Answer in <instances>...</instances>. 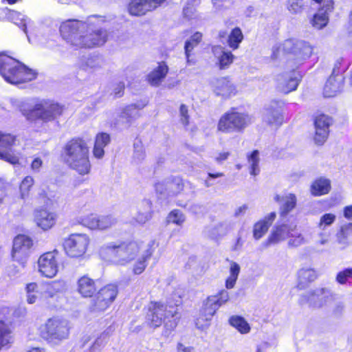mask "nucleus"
Here are the masks:
<instances>
[{
    "label": "nucleus",
    "mask_w": 352,
    "mask_h": 352,
    "mask_svg": "<svg viewBox=\"0 0 352 352\" xmlns=\"http://www.w3.org/2000/svg\"><path fill=\"white\" fill-rule=\"evenodd\" d=\"M104 22L103 16L96 15L89 16L85 21L67 19L60 23L59 31L76 50L94 49L107 41V31L102 28Z\"/></svg>",
    "instance_id": "f257e3e1"
},
{
    "label": "nucleus",
    "mask_w": 352,
    "mask_h": 352,
    "mask_svg": "<svg viewBox=\"0 0 352 352\" xmlns=\"http://www.w3.org/2000/svg\"><path fill=\"white\" fill-rule=\"evenodd\" d=\"M102 281L87 273L76 280V291L82 298H91L89 310L91 313H101L107 310L119 294V287L116 283L102 286Z\"/></svg>",
    "instance_id": "f03ea898"
},
{
    "label": "nucleus",
    "mask_w": 352,
    "mask_h": 352,
    "mask_svg": "<svg viewBox=\"0 0 352 352\" xmlns=\"http://www.w3.org/2000/svg\"><path fill=\"white\" fill-rule=\"evenodd\" d=\"M90 147L87 140L82 136H74L63 144L60 159L69 168L84 177L91 172Z\"/></svg>",
    "instance_id": "7ed1b4c3"
},
{
    "label": "nucleus",
    "mask_w": 352,
    "mask_h": 352,
    "mask_svg": "<svg viewBox=\"0 0 352 352\" xmlns=\"http://www.w3.org/2000/svg\"><path fill=\"white\" fill-rule=\"evenodd\" d=\"M144 248L141 240L110 242L99 250L100 258L111 264L126 266L135 260Z\"/></svg>",
    "instance_id": "20e7f679"
},
{
    "label": "nucleus",
    "mask_w": 352,
    "mask_h": 352,
    "mask_svg": "<svg viewBox=\"0 0 352 352\" xmlns=\"http://www.w3.org/2000/svg\"><path fill=\"white\" fill-rule=\"evenodd\" d=\"M145 309V322L155 329L162 326L166 331H173L178 324L177 305H169L160 300H151Z\"/></svg>",
    "instance_id": "39448f33"
},
{
    "label": "nucleus",
    "mask_w": 352,
    "mask_h": 352,
    "mask_svg": "<svg viewBox=\"0 0 352 352\" xmlns=\"http://www.w3.org/2000/svg\"><path fill=\"white\" fill-rule=\"evenodd\" d=\"M313 54V47L307 42L295 38L285 40L274 48L271 58L276 60L282 54L286 58V63L291 67L299 68Z\"/></svg>",
    "instance_id": "423d86ee"
},
{
    "label": "nucleus",
    "mask_w": 352,
    "mask_h": 352,
    "mask_svg": "<svg viewBox=\"0 0 352 352\" xmlns=\"http://www.w3.org/2000/svg\"><path fill=\"white\" fill-rule=\"evenodd\" d=\"M0 75L7 82L20 85L34 80L38 73L6 52H0Z\"/></svg>",
    "instance_id": "0eeeda50"
},
{
    "label": "nucleus",
    "mask_w": 352,
    "mask_h": 352,
    "mask_svg": "<svg viewBox=\"0 0 352 352\" xmlns=\"http://www.w3.org/2000/svg\"><path fill=\"white\" fill-rule=\"evenodd\" d=\"M65 111L64 105L50 100H42L32 107H23V115L30 120H41L49 122L59 118Z\"/></svg>",
    "instance_id": "6e6552de"
},
{
    "label": "nucleus",
    "mask_w": 352,
    "mask_h": 352,
    "mask_svg": "<svg viewBox=\"0 0 352 352\" xmlns=\"http://www.w3.org/2000/svg\"><path fill=\"white\" fill-rule=\"evenodd\" d=\"M251 123L248 113L239 111L236 107H231L219 118L217 130L224 134L243 133Z\"/></svg>",
    "instance_id": "1a4fd4ad"
},
{
    "label": "nucleus",
    "mask_w": 352,
    "mask_h": 352,
    "mask_svg": "<svg viewBox=\"0 0 352 352\" xmlns=\"http://www.w3.org/2000/svg\"><path fill=\"white\" fill-rule=\"evenodd\" d=\"M38 331L42 339L47 342L56 343L68 338L69 327L66 320L52 317L47 319Z\"/></svg>",
    "instance_id": "9d476101"
},
{
    "label": "nucleus",
    "mask_w": 352,
    "mask_h": 352,
    "mask_svg": "<svg viewBox=\"0 0 352 352\" xmlns=\"http://www.w3.org/2000/svg\"><path fill=\"white\" fill-rule=\"evenodd\" d=\"M61 264V258L59 252L56 250L47 251L38 258V272L42 277L53 278L55 277Z\"/></svg>",
    "instance_id": "9b49d317"
},
{
    "label": "nucleus",
    "mask_w": 352,
    "mask_h": 352,
    "mask_svg": "<svg viewBox=\"0 0 352 352\" xmlns=\"http://www.w3.org/2000/svg\"><path fill=\"white\" fill-rule=\"evenodd\" d=\"M90 243L86 234L74 233L69 234L63 242V249L71 258H80L87 252Z\"/></svg>",
    "instance_id": "f8f14e48"
},
{
    "label": "nucleus",
    "mask_w": 352,
    "mask_h": 352,
    "mask_svg": "<svg viewBox=\"0 0 352 352\" xmlns=\"http://www.w3.org/2000/svg\"><path fill=\"white\" fill-rule=\"evenodd\" d=\"M333 118L322 112L316 113L313 117L315 129L313 135L314 143L322 146L327 142L330 133V126L333 124Z\"/></svg>",
    "instance_id": "ddd939ff"
},
{
    "label": "nucleus",
    "mask_w": 352,
    "mask_h": 352,
    "mask_svg": "<svg viewBox=\"0 0 352 352\" xmlns=\"http://www.w3.org/2000/svg\"><path fill=\"white\" fill-rule=\"evenodd\" d=\"M286 102L281 100H274L265 108V122L275 128H279L283 123L289 120L284 113Z\"/></svg>",
    "instance_id": "4468645a"
},
{
    "label": "nucleus",
    "mask_w": 352,
    "mask_h": 352,
    "mask_svg": "<svg viewBox=\"0 0 352 352\" xmlns=\"http://www.w3.org/2000/svg\"><path fill=\"white\" fill-rule=\"evenodd\" d=\"M118 222L117 219L112 214L98 215L91 213L80 219L79 223L90 230H106Z\"/></svg>",
    "instance_id": "2eb2a0df"
},
{
    "label": "nucleus",
    "mask_w": 352,
    "mask_h": 352,
    "mask_svg": "<svg viewBox=\"0 0 352 352\" xmlns=\"http://www.w3.org/2000/svg\"><path fill=\"white\" fill-rule=\"evenodd\" d=\"M184 181L179 176H170L164 182H157L154 184L155 190L158 194L167 192L170 196H177L184 190Z\"/></svg>",
    "instance_id": "dca6fc26"
},
{
    "label": "nucleus",
    "mask_w": 352,
    "mask_h": 352,
    "mask_svg": "<svg viewBox=\"0 0 352 352\" xmlns=\"http://www.w3.org/2000/svg\"><path fill=\"white\" fill-rule=\"evenodd\" d=\"M166 0H130L127 11L131 16H142L155 10Z\"/></svg>",
    "instance_id": "f3484780"
},
{
    "label": "nucleus",
    "mask_w": 352,
    "mask_h": 352,
    "mask_svg": "<svg viewBox=\"0 0 352 352\" xmlns=\"http://www.w3.org/2000/svg\"><path fill=\"white\" fill-rule=\"evenodd\" d=\"M304 300L312 307L320 308L334 301L333 294L327 288H318L303 296Z\"/></svg>",
    "instance_id": "a211bd4d"
},
{
    "label": "nucleus",
    "mask_w": 352,
    "mask_h": 352,
    "mask_svg": "<svg viewBox=\"0 0 352 352\" xmlns=\"http://www.w3.org/2000/svg\"><path fill=\"white\" fill-rule=\"evenodd\" d=\"M33 245L32 239L25 235L18 234L14 239L12 250L13 261L22 262L28 256V250Z\"/></svg>",
    "instance_id": "6ab92c4d"
},
{
    "label": "nucleus",
    "mask_w": 352,
    "mask_h": 352,
    "mask_svg": "<svg viewBox=\"0 0 352 352\" xmlns=\"http://www.w3.org/2000/svg\"><path fill=\"white\" fill-rule=\"evenodd\" d=\"M213 92L224 98H230L236 94V89L229 76L215 78L210 83Z\"/></svg>",
    "instance_id": "aec40b11"
},
{
    "label": "nucleus",
    "mask_w": 352,
    "mask_h": 352,
    "mask_svg": "<svg viewBox=\"0 0 352 352\" xmlns=\"http://www.w3.org/2000/svg\"><path fill=\"white\" fill-rule=\"evenodd\" d=\"M158 243L155 241H151L146 245L142 255L135 260L132 266V273L134 275L142 274L146 269L148 261L153 255Z\"/></svg>",
    "instance_id": "412c9836"
},
{
    "label": "nucleus",
    "mask_w": 352,
    "mask_h": 352,
    "mask_svg": "<svg viewBox=\"0 0 352 352\" xmlns=\"http://www.w3.org/2000/svg\"><path fill=\"white\" fill-rule=\"evenodd\" d=\"M57 215L44 208L34 210V221L36 226L43 230H48L53 228L56 222Z\"/></svg>",
    "instance_id": "4be33fe9"
},
{
    "label": "nucleus",
    "mask_w": 352,
    "mask_h": 352,
    "mask_svg": "<svg viewBox=\"0 0 352 352\" xmlns=\"http://www.w3.org/2000/svg\"><path fill=\"white\" fill-rule=\"evenodd\" d=\"M274 201L279 204V215L281 218L286 217L297 205V197L294 193H288L284 195H276Z\"/></svg>",
    "instance_id": "5701e85b"
},
{
    "label": "nucleus",
    "mask_w": 352,
    "mask_h": 352,
    "mask_svg": "<svg viewBox=\"0 0 352 352\" xmlns=\"http://www.w3.org/2000/svg\"><path fill=\"white\" fill-rule=\"evenodd\" d=\"M146 102L134 103L126 105L121 111L119 118L122 121L131 126V124L141 116L140 111L146 106Z\"/></svg>",
    "instance_id": "b1692460"
},
{
    "label": "nucleus",
    "mask_w": 352,
    "mask_h": 352,
    "mask_svg": "<svg viewBox=\"0 0 352 352\" xmlns=\"http://www.w3.org/2000/svg\"><path fill=\"white\" fill-rule=\"evenodd\" d=\"M218 38L221 42L223 41V39H226L228 47L232 50H235L239 47L244 36L241 29L239 27H235L231 30L228 35L225 30L219 31Z\"/></svg>",
    "instance_id": "393cba45"
},
{
    "label": "nucleus",
    "mask_w": 352,
    "mask_h": 352,
    "mask_svg": "<svg viewBox=\"0 0 352 352\" xmlns=\"http://www.w3.org/2000/svg\"><path fill=\"white\" fill-rule=\"evenodd\" d=\"M169 71V67L165 61L158 63L157 66L155 67L146 76V81L149 85L153 87H157L161 85L166 77Z\"/></svg>",
    "instance_id": "a878e982"
},
{
    "label": "nucleus",
    "mask_w": 352,
    "mask_h": 352,
    "mask_svg": "<svg viewBox=\"0 0 352 352\" xmlns=\"http://www.w3.org/2000/svg\"><path fill=\"white\" fill-rule=\"evenodd\" d=\"M296 287L300 289H305L314 282L318 277V272L311 267H302L297 272Z\"/></svg>",
    "instance_id": "bb28decb"
},
{
    "label": "nucleus",
    "mask_w": 352,
    "mask_h": 352,
    "mask_svg": "<svg viewBox=\"0 0 352 352\" xmlns=\"http://www.w3.org/2000/svg\"><path fill=\"white\" fill-rule=\"evenodd\" d=\"M344 88V78L329 76L323 88V95L326 98H333L341 93Z\"/></svg>",
    "instance_id": "cd10ccee"
},
{
    "label": "nucleus",
    "mask_w": 352,
    "mask_h": 352,
    "mask_svg": "<svg viewBox=\"0 0 352 352\" xmlns=\"http://www.w3.org/2000/svg\"><path fill=\"white\" fill-rule=\"evenodd\" d=\"M302 77L303 75L301 72L292 69V75L285 77L280 83V88L281 91L285 94H288L296 91L302 81Z\"/></svg>",
    "instance_id": "c85d7f7f"
},
{
    "label": "nucleus",
    "mask_w": 352,
    "mask_h": 352,
    "mask_svg": "<svg viewBox=\"0 0 352 352\" xmlns=\"http://www.w3.org/2000/svg\"><path fill=\"white\" fill-rule=\"evenodd\" d=\"M14 342L12 322L0 320V346L9 348Z\"/></svg>",
    "instance_id": "c756f323"
},
{
    "label": "nucleus",
    "mask_w": 352,
    "mask_h": 352,
    "mask_svg": "<svg viewBox=\"0 0 352 352\" xmlns=\"http://www.w3.org/2000/svg\"><path fill=\"white\" fill-rule=\"evenodd\" d=\"M331 188V181L320 177L313 181L310 186V192L313 196L320 197L328 194Z\"/></svg>",
    "instance_id": "7c9ffc66"
},
{
    "label": "nucleus",
    "mask_w": 352,
    "mask_h": 352,
    "mask_svg": "<svg viewBox=\"0 0 352 352\" xmlns=\"http://www.w3.org/2000/svg\"><path fill=\"white\" fill-rule=\"evenodd\" d=\"M290 236L289 227L285 224L275 226L271 234L265 241V245L278 243Z\"/></svg>",
    "instance_id": "2f4dec72"
},
{
    "label": "nucleus",
    "mask_w": 352,
    "mask_h": 352,
    "mask_svg": "<svg viewBox=\"0 0 352 352\" xmlns=\"http://www.w3.org/2000/svg\"><path fill=\"white\" fill-rule=\"evenodd\" d=\"M34 184L35 180L31 175H27L23 178L19 185V197L21 199H25L30 197Z\"/></svg>",
    "instance_id": "473e14b6"
},
{
    "label": "nucleus",
    "mask_w": 352,
    "mask_h": 352,
    "mask_svg": "<svg viewBox=\"0 0 352 352\" xmlns=\"http://www.w3.org/2000/svg\"><path fill=\"white\" fill-rule=\"evenodd\" d=\"M319 13H315L311 20V23L314 28L318 30H321L324 28L329 23V14L332 12H326L325 10H320V6L318 9Z\"/></svg>",
    "instance_id": "72a5a7b5"
},
{
    "label": "nucleus",
    "mask_w": 352,
    "mask_h": 352,
    "mask_svg": "<svg viewBox=\"0 0 352 352\" xmlns=\"http://www.w3.org/2000/svg\"><path fill=\"white\" fill-rule=\"evenodd\" d=\"M229 323L241 334H245L250 331L251 328L250 324L242 316H232L229 318Z\"/></svg>",
    "instance_id": "f704fd0d"
},
{
    "label": "nucleus",
    "mask_w": 352,
    "mask_h": 352,
    "mask_svg": "<svg viewBox=\"0 0 352 352\" xmlns=\"http://www.w3.org/2000/svg\"><path fill=\"white\" fill-rule=\"evenodd\" d=\"M203 35L200 32H195L190 38L185 42L184 50L187 60H188L191 52L197 47L202 41Z\"/></svg>",
    "instance_id": "c9c22d12"
},
{
    "label": "nucleus",
    "mask_w": 352,
    "mask_h": 352,
    "mask_svg": "<svg viewBox=\"0 0 352 352\" xmlns=\"http://www.w3.org/2000/svg\"><path fill=\"white\" fill-rule=\"evenodd\" d=\"M26 292V301L28 304H34L37 300V293L38 292V285L36 282L26 284L25 287Z\"/></svg>",
    "instance_id": "e433bc0d"
},
{
    "label": "nucleus",
    "mask_w": 352,
    "mask_h": 352,
    "mask_svg": "<svg viewBox=\"0 0 352 352\" xmlns=\"http://www.w3.org/2000/svg\"><path fill=\"white\" fill-rule=\"evenodd\" d=\"M348 67L349 65L345 63L344 59L340 57L336 60L330 76L344 79V73L347 70Z\"/></svg>",
    "instance_id": "4c0bfd02"
},
{
    "label": "nucleus",
    "mask_w": 352,
    "mask_h": 352,
    "mask_svg": "<svg viewBox=\"0 0 352 352\" xmlns=\"http://www.w3.org/2000/svg\"><path fill=\"white\" fill-rule=\"evenodd\" d=\"M234 56L231 52L223 51L218 58V67L219 69L223 70L228 69L230 65L233 63Z\"/></svg>",
    "instance_id": "58836bf2"
},
{
    "label": "nucleus",
    "mask_w": 352,
    "mask_h": 352,
    "mask_svg": "<svg viewBox=\"0 0 352 352\" xmlns=\"http://www.w3.org/2000/svg\"><path fill=\"white\" fill-rule=\"evenodd\" d=\"M212 318L213 316L210 314L199 310V314L195 320V326L197 329L204 330L210 325Z\"/></svg>",
    "instance_id": "ea45409f"
},
{
    "label": "nucleus",
    "mask_w": 352,
    "mask_h": 352,
    "mask_svg": "<svg viewBox=\"0 0 352 352\" xmlns=\"http://www.w3.org/2000/svg\"><path fill=\"white\" fill-rule=\"evenodd\" d=\"M270 224L266 219H261L254 225L253 235L256 239H261L268 230Z\"/></svg>",
    "instance_id": "a19ab883"
},
{
    "label": "nucleus",
    "mask_w": 352,
    "mask_h": 352,
    "mask_svg": "<svg viewBox=\"0 0 352 352\" xmlns=\"http://www.w3.org/2000/svg\"><path fill=\"white\" fill-rule=\"evenodd\" d=\"M185 220V215L179 209L172 210L167 216V222L177 226H182Z\"/></svg>",
    "instance_id": "79ce46f5"
},
{
    "label": "nucleus",
    "mask_w": 352,
    "mask_h": 352,
    "mask_svg": "<svg viewBox=\"0 0 352 352\" xmlns=\"http://www.w3.org/2000/svg\"><path fill=\"white\" fill-rule=\"evenodd\" d=\"M208 298L212 302H214V305H215L218 310L221 306L229 300V294L227 291L222 289L219 291L216 295L208 296Z\"/></svg>",
    "instance_id": "37998d69"
},
{
    "label": "nucleus",
    "mask_w": 352,
    "mask_h": 352,
    "mask_svg": "<svg viewBox=\"0 0 352 352\" xmlns=\"http://www.w3.org/2000/svg\"><path fill=\"white\" fill-rule=\"evenodd\" d=\"M336 280L340 285H344L352 281V267L344 268L338 272L336 276Z\"/></svg>",
    "instance_id": "c03bdc74"
},
{
    "label": "nucleus",
    "mask_w": 352,
    "mask_h": 352,
    "mask_svg": "<svg viewBox=\"0 0 352 352\" xmlns=\"http://www.w3.org/2000/svg\"><path fill=\"white\" fill-rule=\"evenodd\" d=\"M16 137L11 133H3L0 131V147L10 148L15 144Z\"/></svg>",
    "instance_id": "a18cd8bd"
},
{
    "label": "nucleus",
    "mask_w": 352,
    "mask_h": 352,
    "mask_svg": "<svg viewBox=\"0 0 352 352\" xmlns=\"http://www.w3.org/2000/svg\"><path fill=\"white\" fill-rule=\"evenodd\" d=\"M61 280H52L46 283L47 289L45 292V296L46 298H53L56 293L59 292L58 289L56 288V285H60Z\"/></svg>",
    "instance_id": "49530a36"
},
{
    "label": "nucleus",
    "mask_w": 352,
    "mask_h": 352,
    "mask_svg": "<svg viewBox=\"0 0 352 352\" xmlns=\"http://www.w3.org/2000/svg\"><path fill=\"white\" fill-rule=\"evenodd\" d=\"M214 302H212L208 297L203 302L202 306L200 308V311L208 314L212 316H214L216 314L217 309L214 305Z\"/></svg>",
    "instance_id": "de8ad7c7"
},
{
    "label": "nucleus",
    "mask_w": 352,
    "mask_h": 352,
    "mask_svg": "<svg viewBox=\"0 0 352 352\" xmlns=\"http://www.w3.org/2000/svg\"><path fill=\"white\" fill-rule=\"evenodd\" d=\"M320 6V10L326 12H333L335 8V2L333 0H310Z\"/></svg>",
    "instance_id": "09e8293b"
},
{
    "label": "nucleus",
    "mask_w": 352,
    "mask_h": 352,
    "mask_svg": "<svg viewBox=\"0 0 352 352\" xmlns=\"http://www.w3.org/2000/svg\"><path fill=\"white\" fill-rule=\"evenodd\" d=\"M0 160L7 162L12 165L19 164V158L18 156L10 151H0Z\"/></svg>",
    "instance_id": "8fccbe9b"
},
{
    "label": "nucleus",
    "mask_w": 352,
    "mask_h": 352,
    "mask_svg": "<svg viewBox=\"0 0 352 352\" xmlns=\"http://www.w3.org/2000/svg\"><path fill=\"white\" fill-rule=\"evenodd\" d=\"M351 232H352V223L350 222L342 226L337 234L339 241L346 240Z\"/></svg>",
    "instance_id": "3c124183"
},
{
    "label": "nucleus",
    "mask_w": 352,
    "mask_h": 352,
    "mask_svg": "<svg viewBox=\"0 0 352 352\" xmlns=\"http://www.w3.org/2000/svg\"><path fill=\"white\" fill-rule=\"evenodd\" d=\"M110 141L111 138L109 134L104 132H100L96 134L94 143L105 147L110 143Z\"/></svg>",
    "instance_id": "603ef678"
},
{
    "label": "nucleus",
    "mask_w": 352,
    "mask_h": 352,
    "mask_svg": "<svg viewBox=\"0 0 352 352\" xmlns=\"http://www.w3.org/2000/svg\"><path fill=\"white\" fill-rule=\"evenodd\" d=\"M304 8L302 0H293L289 1L287 4L288 10L292 14L300 13Z\"/></svg>",
    "instance_id": "864d4df0"
},
{
    "label": "nucleus",
    "mask_w": 352,
    "mask_h": 352,
    "mask_svg": "<svg viewBox=\"0 0 352 352\" xmlns=\"http://www.w3.org/2000/svg\"><path fill=\"white\" fill-rule=\"evenodd\" d=\"M336 220V215L332 213H325L323 214L318 223V226L326 227L331 225Z\"/></svg>",
    "instance_id": "5fc2aeb1"
},
{
    "label": "nucleus",
    "mask_w": 352,
    "mask_h": 352,
    "mask_svg": "<svg viewBox=\"0 0 352 352\" xmlns=\"http://www.w3.org/2000/svg\"><path fill=\"white\" fill-rule=\"evenodd\" d=\"M125 91V84L124 82H117L113 89L111 94L114 98H121L124 96Z\"/></svg>",
    "instance_id": "6e6d98bb"
},
{
    "label": "nucleus",
    "mask_w": 352,
    "mask_h": 352,
    "mask_svg": "<svg viewBox=\"0 0 352 352\" xmlns=\"http://www.w3.org/2000/svg\"><path fill=\"white\" fill-rule=\"evenodd\" d=\"M179 113L181 116V122L184 124V126H186L189 124V115H188V107L182 104L179 107Z\"/></svg>",
    "instance_id": "4d7b16f0"
},
{
    "label": "nucleus",
    "mask_w": 352,
    "mask_h": 352,
    "mask_svg": "<svg viewBox=\"0 0 352 352\" xmlns=\"http://www.w3.org/2000/svg\"><path fill=\"white\" fill-rule=\"evenodd\" d=\"M289 237L290 239L288 242V245L290 247L296 248L305 243V239L300 234L296 236L290 235Z\"/></svg>",
    "instance_id": "13d9d810"
},
{
    "label": "nucleus",
    "mask_w": 352,
    "mask_h": 352,
    "mask_svg": "<svg viewBox=\"0 0 352 352\" xmlns=\"http://www.w3.org/2000/svg\"><path fill=\"white\" fill-rule=\"evenodd\" d=\"M92 153L95 158L100 160L104 155V147L94 143Z\"/></svg>",
    "instance_id": "bf43d9fd"
},
{
    "label": "nucleus",
    "mask_w": 352,
    "mask_h": 352,
    "mask_svg": "<svg viewBox=\"0 0 352 352\" xmlns=\"http://www.w3.org/2000/svg\"><path fill=\"white\" fill-rule=\"evenodd\" d=\"M240 272V266L234 261L230 262V276L238 278Z\"/></svg>",
    "instance_id": "052dcab7"
},
{
    "label": "nucleus",
    "mask_w": 352,
    "mask_h": 352,
    "mask_svg": "<svg viewBox=\"0 0 352 352\" xmlns=\"http://www.w3.org/2000/svg\"><path fill=\"white\" fill-rule=\"evenodd\" d=\"M259 152L258 150L252 151L249 155L247 156L248 161L250 163H259Z\"/></svg>",
    "instance_id": "680f3d73"
},
{
    "label": "nucleus",
    "mask_w": 352,
    "mask_h": 352,
    "mask_svg": "<svg viewBox=\"0 0 352 352\" xmlns=\"http://www.w3.org/2000/svg\"><path fill=\"white\" fill-rule=\"evenodd\" d=\"M43 165V161L40 157L34 158L31 163V169L33 171H38Z\"/></svg>",
    "instance_id": "e2e57ef3"
},
{
    "label": "nucleus",
    "mask_w": 352,
    "mask_h": 352,
    "mask_svg": "<svg viewBox=\"0 0 352 352\" xmlns=\"http://www.w3.org/2000/svg\"><path fill=\"white\" fill-rule=\"evenodd\" d=\"M6 196V183L0 179V204L3 201Z\"/></svg>",
    "instance_id": "0e129e2a"
},
{
    "label": "nucleus",
    "mask_w": 352,
    "mask_h": 352,
    "mask_svg": "<svg viewBox=\"0 0 352 352\" xmlns=\"http://www.w3.org/2000/svg\"><path fill=\"white\" fill-rule=\"evenodd\" d=\"M238 278L229 276L226 280V287L227 289H232L234 287L236 281Z\"/></svg>",
    "instance_id": "69168bd1"
},
{
    "label": "nucleus",
    "mask_w": 352,
    "mask_h": 352,
    "mask_svg": "<svg viewBox=\"0 0 352 352\" xmlns=\"http://www.w3.org/2000/svg\"><path fill=\"white\" fill-rule=\"evenodd\" d=\"M344 217L348 220H352V204L343 208Z\"/></svg>",
    "instance_id": "338daca9"
},
{
    "label": "nucleus",
    "mask_w": 352,
    "mask_h": 352,
    "mask_svg": "<svg viewBox=\"0 0 352 352\" xmlns=\"http://www.w3.org/2000/svg\"><path fill=\"white\" fill-rule=\"evenodd\" d=\"M230 155V153L228 151L219 153L218 155L215 157V161L217 162L218 163H221L226 160Z\"/></svg>",
    "instance_id": "774afa93"
}]
</instances>
